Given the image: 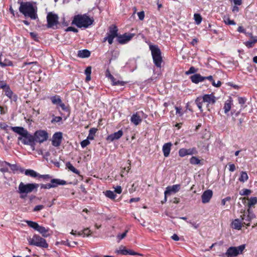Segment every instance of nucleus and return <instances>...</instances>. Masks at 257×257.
I'll return each mask as SVG.
<instances>
[{
    "label": "nucleus",
    "instance_id": "obj_1",
    "mask_svg": "<svg viewBox=\"0 0 257 257\" xmlns=\"http://www.w3.org/2000/svg\"><path fill=\"white\" fill-rule=\"evenodd\" d=\"M18 3L20 4L19 9L20 12L25 17H29L32 20H36L38 18L37 8L34 7L31 2H23L21 0H18Z\"/></svg>",
    "mask_w": 257,
    "mask_h": 257
},
{
    "label": "nucleus",
    "instance_id": "obj_2",
    "mask_svg": "<svg viewBox=\"0 0 257 257\" xmlns=\"http://www.w3.org/2000/svg\"><path fill=\"white\" fill-rule=\"evenodd\" d=\"M94 22L93 18H90L86 14L83 15H77L74 16L72 24L74 25L79 28H87Z\"/></svg>",
    "mask_w": 257,
    "mask_h": 257
},
{
    "label": "nucleus",
    "instance_id": "obj_3",
    "mask_svg": "<svg viewBox=\"0 0 257 257\" xmlns=\"http://www.w3.org/2000/svg\"><path fill=\"white\" fill-rule=\"evenodd\" d=\"M40 184L37 183L24 184L21 182L18 187V193H20V197L25 199L27 196V194L33 191L37 192Z\"/></svg>",
    "mask_w": 257,
    "mask_h": 257
},
{
    "label": "nucleus",
    "instance_id": "obj_4",
    "mask_svg": "<svg viewBox=\"0 0 257 257\" xmlns=\"http://www.w3.org/2000/svg\"><path fill=\"white\" fill-rule=\"evenodd\" d=\"M149 49L151 51L153 62L157 68H161L163 62V58L160 49L158 45H150Z\"/></svg>",
    "mask_w": 257,
    "mask_h": 257
},
{
    "label": "nucleus",
    "instance_id": "obj_5",
    "mask_svg": "<svg viewBox=\"0 0 257 257\" xmlns=\"http://www.w3.org/2000/svg\"><path fill=\"white\" fill-rule=\"evenodd\" d=\"M245 245L242 244L238 246H230L226 250V252L220 255L221 257H236L241 254L245 249Z\"/></svg>",
    "mask_w": 257,
    "mask_h": 257
},
{
    "label": "nucleus",
    "instance_id": "obj_6",
    "mask_svg": "<svg viewBox=\"0 0 257 257\" xmlns=\"http://www.w3.org/2000/svg\"><path fill=\"white\" fill-rule=\"evenodd\" d=\"M30 245L36 246L41 248L48 247V244L44 238L38 234H34L33 237H29L27 238Z\"/></svg>",
    "mask_w": 257,
    "mask_h": 257
},
{
    "label": "nucleus",
    "instance_id": "obj_7",
    "mask_svg": "<svg viewBox=\"0 0 257 257\" xmlns=\"http://www.w3.org/2000/svg\"><path fill=\"white\" fill-rule=\"evenodd\" d=\"M118 35V29L117 27L115 25H112L109 27L108 31L106 33V36L103 38L102 42H105L107 41L109 45H111L113 43L114 38H117Z\"/></svg>",
    "mask_w": 257,
    "mask_h": 257
},
{
    "label": "nucleus",
    "instance_id": "obj_8",
    "mask_svg": "<svg viewBox=\"0 0 257 257\" xmlns=\"http://www.w3.org/2000/svg\"><path fill=\"white\" fill-rule=\"evenodd\" d=\"M50 183L46 184H40V188L44 189H50L52 188H56L59 185H65L67 184L66 181L57 178L51 179Z\"/></svg>",
    "mask_w": 257,
    "mask_h": 257
},
{
    "label": "nucleus",
    "instance_id": "obj_9",
    "mask_svg": "<svg viewBox=\"0 0 257 257\" xmlns=\"http://www.w3.org/2000/svg\"><path fill=\"white\" fill-rule=\"evenodd\" d=\"M58 16L52 12H49L47 16V27L48 28H52L55 29L57 28V26L59 24Z\"/></svg>",
    "mask_w": 257,
    "mask_h": 257
},
{
    "label": "nucleus",
    "instance_id": "obj_10",
    "mask_svg": "<svg viewBox=\"0 0 257 257\" xmlns=\"http://www.w3.org/2000/svg\"><path fill=\"white\" fill-rule=\"evenodd\" d=\"M34 135L35 141L39 143H42L46 141L49 138V134L45 130H39L36 131Z\"/></svg>",
    "mask_w": 257,
    "mask_h": 257
},
{
    "label": "nucleus",
    "instance_id": "obj_11",
    "mask_svg": "<svg viewBox=\"0 0 257 257\" xmlns=\"http://www.w3.org/2000/svg\"><path fill=\"white\" fill-rule=\"evenodd\" d=\"M18 140L21 141L23 144L27 145L35 141L34 135H32L27 130L22 137L18 138Z\"/></svg>",
    "mask_w": 257,
    "mask_h": 257
},
{
    "label": "nucleus",
    "instance_id": "obj_12",
    "mask_svg": "<svg viewBox=\"0 0 257 257\" xmlns=\"http://www.w3.org/2000/svg\"><path fill=\"white\" fill-rule=\"evenodd\" d=\"M63 139L62 132H58L54 133L52 138V145L55 147H58L60 146Z\"/></svg>",
    "mask_w": 257,
    "mask_h": 257
},
{
    "label": "nucleus",
    "instance_id": "obj_13",
    "mask_svg": "<svg viewBox=\"0 0 257 257\" xmlns=\"http://www.w3.org/2000/svg\"><path fill=\"white\" fill-rule=\"evenodd\" d=\"M135 36L134 34L124 33L123 35H118L116 41L119 44H124L129 42Z\"/></svg>",
    "mask_w": 257,
    "mask_h": 257
},
{
    "label": "nucleus",
    "instance_id": "obj_14",
    "mask_svg": "<svg viewBox=\"0 0 257 257\" xmlns=\"http://www.w3.org/2000/svg\"><path fill=\"white\" fill-rule=\"evenodd\" d=\"M178 153L180 157H184L187 155H196L198 153V151L195 147L188 149L181 148L179 150Z\"/></svg>",
    "mask_w": 257,
    "mask_h": 257
},
{
    "label": "nucleus",
    "instance_id": "obj_15",
    "mask_svg": "<svg viewBox=\"0 0 257 257\" xmlns=\"http://www.w3.org/2000/svg\"><path fill=\"white\" fill-rule=\"evenodd\" d=\"M116 252L118 254H121L122 255H141L140 253L135 252L132 249H126L125 247L123 245H121L119 247V250H116Z\"/></svg>",
    "mask_w": 257,
    "mask_h": 257
},
{
    "label": "nucleus",
    "instance_id": "obj_16",
    "mask_svg": "<svg viewBox=\"0 0 257 257\" xmlns=\"http://www.w3.org/2000/svg\"><path fill=\"white\" fill-rule=\"evenodd\" d=\"M201 97L204 102L208 103L207 107H209V104H214L216 101V98L213 93L205 94Z\"/></svg>",
    "mask_w": 257,
    "mask_h": 257
},
{
    "label": "nucleus",
    "instance_id": "obj_17",
    "mask_svg": "<svg viewBox=\"0 0 257 257\" xmlns=\"http://www.w3.org/2000/svg\"><path fill=\"white\" fill-rule=\"evenodd\" d=\"M180 188L181 185L180 184L169 186L166 188L164 194L167 196L170 195L171 193H176L180 190Z\"/></svg>",
    "mask_w": 257,
    "mask_h": 257
},
{
    "label": "nucleus",
    "instance_id": "obj_18",
    "mask_svg": "<svg viewBox=\"0 0 257 257\" xmlns=\"http://www.w3.org/2000/svg\"><path fill=\"white\" fill-rule=\"evenodd\" d=\"M123 133L122 130H119L117 132H115L108 135L106 138V140L108 142H113L115 140H118L123 135Z\"/></svg>",
    "mask_w": 257,
    "mask_h": 257
},
{
    "label": "nucleus",
    "instance_id": "obj_19",
    "mask_svg": "<svg viewBox=\"0 0 257 257\" xmlns=\"http://www.w3.org/2000/svg\"><path fill=\"white\" fill-rule=\"evenodd\" d=\"M213 195V192L211 190H207L205 191L202 196V202L203 203H206L209 202L210 199L212 198Z\"/></svg>",
    "mask_w": 257,
    "mask_h": 257
},
{
    "label": "nucleus",
    "instance_id": "obj_20",
    "mask_svg": "<svg viewBox=\"0 0 257 257\" xmlns=\"http://www.w3.org/2000/svg\"><path fill=\"white\" fill-rule=\"evenodd\" d=\"M248 214L246 217L243 218L242 219L244 220L245 221L244 223L246 224L247 226H250L249 222L254 218H255V215L253 213V211L249 208L247 209Z\"/></svg>",
    "mask_w": 257,
    "mask_h": 257
},
{
    "label": "nucleus",
    "instance_id": "obj_21",
    "mask_svg": "<svg viewBox=\"0 0 257 257\" xmlns=\"http://www.w3.org/2000/svg\"><path fill=\"white\" fill-rule=\"evenodd\" d=\"M190 78L191 81L195 84H198L199 82H202L204 80V76H202L199 73H196L191 76Z\"/></svg>",
    "mask_w": 257,
    "mask_h": 257
},
{
    "label": "nucleus",
    "instance_id": "obj_22",
    "mask_svg": "<svg viewBox=\"0 0 257 257\" xmlns=\"http://www.w3.org/2000/svg\"><path fill=\"white\" fill-rule=\"evenodd\" d=\"M172 146V144L170 142L166 143L163 145L162 151L164 157H168L169 156Z\"/></svg>",
    "mask_w": 257,
    "mask_h": 257
},
{
    "label": "nucleus",
    "instance_id": "obj_23",
    "mask_svg": "<svg viewBox=\"0 0 257 257\" xmlns=\"http://www.w3.org/2000/svg\"><path fill=\"white\" fill-rule=\"evenodd\" d=\"M130 120L131 122L134 124L135 125H138L142 121L141 116L138 114V112L134 113L131 116Z\"/></svg>",
    "mask_w": 257,
    "mask_h": 257
},
{
    "label": "nucleus",
    "instance_id": "obj_24",
    "mask_svg": "<svg viewBox=\"0 0 257 257\" xmlns=\"http://www.w3.org/2000/svg\"><path fill=\"white\" fill-rule=\"evenodd\" d=\"M49 228H46L45 227L40 225L39 226L37 230V231L41 233L44 237H47L50 236V234L49 233Z\"/></svg>",
    "mask_w": 257,
    "mask_h": 257
},
{
    "label": "nucleus",
    "instance_id": "obj_25",
    "mask_svg": "<svg viewBox=\"0 0 257 257\" xmlns=\"http://www.w3.org/2000/svg\"><path fill=\"white\" fill-rule=\"evenodd\" d=\"M2 55H0V66L2 67H6L7 66H13V62L7 58H5L4 60L3 61L2 58Z\"/></svg>",
    "mask_w": 257,
    "mask_h": 257
},
{
    "label": "nucleus",
    "instance_id": "obj_26",
    "mask_svg": "<svg viewBox=\"0 0 257 257\" xmlns=\"http://www.w3.org/2000/svg\"><path fill=\"white\" fill-rule=\"evenodd\" d=\"M248 35L250 36L251 39L246 42L244 44L247 48H252L254 44L257 42V36H252L251 33H248Z\"/></svg>",
    "mask_w": 257,
    "mask_h": 257
},
{
    "label": "nucleus",
    "instance_id": "obj_27",
    "mask_svg": "<svg viewBox=\"0 0 257 257\" xmlns=\"http://www.w3.org/2000/svg\"><path fill=\"white\" fill-rule=\"evenodd\" d=\"M78 56L80 58H88L90 55V52L87 49L79 50L78 51Z\"/></svg>",
    "mask_w": 257,
    "mask_h": 257
},
{
    "label": "nucleus",
    "instance_id": "obj_28",
    "mask_svg": "<svg viewBox=\"0 0 257 257\" xmlns=\"http://www.w3.org/2000/svg\"><path fill=\"white\" fill-rule=\"evenodd\" d=\"M11 129L15 133L20 135L21 136L20 137H22L23 134H24L27 131V130L21 126H14L12 127Z\"/></svg>",
    "mask_w": 257,
    "mask_h": 257
},
{
    "label": "nucleus",
    "instance_id": "obj_29",
    "mask_svg": "<svg viewBox=\"0 0 257 257\" xmlns=\"http://www.w3.org/2000/svg\"><path fill=\"white\" fill-rule=\"evenodd\" d=\"M25 174L31 177L38 178L39 173L33 170L27 169L25 170Z\"/></svg>",
    "mask_w": 257,
    "mask_h": 257
},
{
    "label": "nucleus",
    "instance_id": "obj_30",
    "mask_svg": "<svg viewBox=\"0 0 257 257\" xmlns=\"http://www.w3.org/2000/svg\"><path fill=\"white\" fill-rule=\"evenodd\" d=\"M50 99L53 104L57 105H59L62 101L60 96L58 95H55V96L51 97Z\"/></svg>",
    "mask_w": 257,
    "mask_h": 257
},
{
    "label": "nucleus",
    "instance_id": "obj_31",
    "mask_svg": "<svg viewBox=\"0 0 257 257\" xmlns=\"http://www.w3.org/2000/svg\"><path fill=\"white\" fill-rule=\"evenodd\" d=\"M232 227L233 229L239 230L241 228V222L239 219H235L232 222Z\"/></svg>",
    "mask_w": 257,
    "mask_h": 257
},
{
    "label": "nucleus",
    "instance_id": "obj_32",
    "mask_svg": "<svg viewBox=\"0 0 257 257\" xmlns=\"http://www.w3.org/2000/svg\"><path fill=\"white\" fill-rule=\"evenodd\" d=\"M66 167L69 170L72 171L73 173L76 174H79V171L76 169L71 163L70 162H67L66 163Z\"/></svg>",
    "mask_w": 257,
    "mask_h": 257
},
{
    "label": "nucleus",
    "instance_id": "obj_33",
    "mask_svg": "<svg viewBox=\"0 0 257 257\" xmlns=\"http://www.w3.org/2000/svg\"><path fill=\"white\" fill-rule=\"evenodd\" d=\"M248 179L247 174L246 172L242 171L240 173V176L238 179V180L242 183L246 181Z\"/></svg>",
    "mask_w": 257,
    "mask_h": 257
},
{
    "label": "nucleus",
    "instance_id": "obj_34",
    "mask_svg": "<svg viewBox=\"0 0 257 257\" xmlns=\"http://www.w3.org/2000/svg\"><path fill=\"white\" fill-rule=\"evenodd\" d=\"M26 223L27 224V225L33 228L34 229H35V230H37L39 225L38 224V223H37V222H34L33 221H31V220H27L26 221Z\"/></svg>",
    "mask_w": 257,
    "mask_h": 257
},
{
    "label": "nucleus",
    "instance_id": "obj_35",
    "mask_svg": "<svg viewBox=\"0 0 257 257\" xmlns=\"http://www.w3.org/2000/svg\"><path fill=\"white\" fill-rule=\"evenodd\" d=\"M97 131V130L95 128H91L89 131V134L87 138L89 140H93Z\"/></svg>",
    "mask_w": 257,
    "mask_h": 257
},
{
    "label": "nucleus",
    "instance_id": "obj_36",
    "mask_svg": "<svg viewBox=\"0 0 257 257\" xmlns=\"http://www.w3.org/2000/svg\"><path fill=\"white\" fill-rule=\"evenodd\" d=\"M231 102L230 100L226 101L223 107V109L224 110V113L225 114H227V113L229 112V111L231 109Z\"/></svg>",
    "mask_w": 257,
    "mask_h": 257
},
{
    "label": "nucleus",
    "instance_id": "obj_37",
    "mask_svg": "<svg viewBox=\"0 0 257 257\" xmlns=\"http://www.w3.org/2000/svg\"><path fill=\"white\" fill-rule=\"evenodd\" d=\"M194 19L195 20V24L197 25L200 24L202 20V18L201 15L198 13L194 14Z\"/></svg>",
    "mask_w": 257,
    "mask_h": 257
},
{
    "label": "nucleus",
    "instance_id": "obj_38",
    "mask_svg": "<svg viewBox=\"0 0 257 257\" xmlns=\"http://www.w3.org/2000/svg\"><path fill=\"white\" fill-rule=\"evenodd\" d=\"M257 204V197H251L250 198L248 203V207L250 209L251 207L253 206L254 205Z\"/></svg>",
    "mask_w": 257,
    "mask_h": 257
},
{
    "label": "nucleus",
    "instance_id": "obj_39",
    "mask_svg": "<svg viewBox=\"0 0 257 257\" xmlns=\"http://www.w3.org/2000/svg\"><path fill=\"white\" fill-rule=\"evenodd\" d=\"M90 230L89 228H87L81 231H79L77 232V235L79 236L83 235V236H88L90 235Z\"/></svg>",
    "mask_w": 257,
    "mask_h": 257
},
{
    "label": "nucleus",
    "instance_id": "obj_40",
    "mask_svg": "<svg viewBox=\"0 0 257 257\" xmlns=\"http://www.w3.org/2000/svg\"><path fill=\"white\" fill-rule=\"evenodd\" d=\"M195 103H196V105H197L198 107L199 108V109H200V110L201 111H202V103H204V102L202 101V97H197L196 98V99L195 100Z\"/></svg>",
    "mask_w": 257,
    "mask_h": 257
},
{
    "label": "nucleus",
    "instance_id": "obj_41",
    "mask_svg": "<svg viewBox=\"0 0 257 257\" xmlns=\"http://www.w3.org/2000/svg\"><path fill=\"white\" fill-rule=\"evenodd\" d=\"M38 178L43 179L45 181H48L49 180H50L52 177L49 174L41 175L39 174Z\"/></svg>",
    "mask_w": 257,
    "mask_h": 257
},
{
    "label": "nucleus",
    "instance_id": "obj_42",
    "mask_svg": "<svg viewBox=\"0 0 257 257\" xmlns=\"http://www.w3.org/2000/svg\"><path fill=\"white\" fill-rule=\"evenodd\" d=\"M190 163L192 165H198L200 164V160L196 157L193 156L190 159Z\"/></svg>",
    "mask_w": 257,
    "mask_h": 257
},
{
    "label": "nucleus",
    "instance_id": "obj_43",
    "mask_svg": "<svg viewBox=\"0 0 257 257\" xmlns=\"http://www.w3.org/2000/svg\"><path fill=\"white\" fill-rule=\"evenodd\" d=\"M128 230H125V231L123 233L121 234H118L116 236L117 242H119L121 240L123 239L126 236V234Z\"/></svg>",
    "mask_w": 257,
    "mask_h": 257
},
{
    "label": "nucleus",
    "instance_id": "obj_44",
    "mask_svg": "<svg viewBox=\"0 0 257 257\" xmlns=\"http://www.w3.org/2000/svg\"><path fill=\"white\" fill-rule=\"evenodd\" d=\"M105 195L106 197L114 199L116 197V195L114 194V193L110 190H107L105 192Z\"/></svg>",
    "mask_w": 257,
    "mask_h": 257
},
{
    "label": "nucleus",
    "instance_id": "obj_45",
    "mask_svg": "<svg viewBox=\"0 0 257 257\" xmlns=\"http://www.w3.org/2000/svg\"><path fill=\"white\" fill-rule=\"evenodd\" d=\"M52 119L51 120L52 123H58L62 121V118L61 116H56L54 114L52 115Z\"/></svg>",
    "mask_w": 257,
    "mask_h": 257
},
{
    "label": "nucleus",
    "instance_id": "obj_46",
    "mask_svg": "<svg viewBox=\"0 0 257 257\" xmlns=\"http://www.w3.org/2000/svg\"><path fill=\"white\" fill-rule=\"evenodd\" d=\"M251 193V191L248 189H243L239 192V194L241 196H247Z\"/></svg>",
    "mask_w": 257,
    "mask_h": 257
},
{
    "label": "nucleus",
    "instance_id": "obj_47",
    "mask_svg": "<svg viewBox=\"0 0 257 257\" xmlns=\"http://www.w3.org/2000/svg\"><path fill=\"white\" fill-rule=\"evenodd\" d=\"M5 89L6 95L10 98V97H12V95L14 94L13 92L11 90L9 85Z\"/></svg>",
    "mask_w": 257,
    "mask_h": 257
},
{
    "label": "nucleus",
    "instance_id": "obj_48",
    "mask_svg": "<svg viewBox=\"0 0 257 257\" xmlns=\"http://www.w3.org/2000/svg\"><path fill=\"white\" fill-rule=\"evenodd\" d=\"M197 71V69H196L194 67L191 66L189 69L185 72L186 75H189L191 74H194Z\"/></svg>",
    "mask_w": 257,
    "mask_h": 257
},
{
    "label": "nucleus",
    "instance_id": "obj_49",
    "mask_svg": "<svg viewBox=\"0 0 257 257\" xmlns=\"http://www.w3.org/2000/svg\"><path fill=\"white\" fill-rule=\"evenodd\" d=\"M30 35L31 37V38L36 42H39V37L37 34V33L35 32H31L30 33Z\"/></svg>",
    "mask_w": 257,
    "mask_h": 257
},
{
    "label": "nucleus",
    "instance_id": "obj_50",
    "mask_svg": "<svg viewBox=\"0 0 257 257\" xmlns=\"http://www.w3.org/2000/svg\"><path fill=\"white\" fill-rule=\"evenodd\" d=\"M89 144H90V142L89 141V139H88L87 138L86 139L82 141L80 143L81 146L82 148H84L85 147H86L87 146H88Z\"/></svg>",
    "mask_w": 257,
    "mask_h": 257
},
{
    "label": "nucleus",
    "instance_id": "obj_51",
    "mask_svg": "<svg viewBox=\"0 0 257 257\" xmlns=\"http://www.w3.org/2000/svg\"><path fill=\"white\" fill-rule=\"evenodd\" d=\"M11 170L15 173L16 172L18 171L19 169V166L17 164H11L10 167Z\"/></svg>",
    "mask_w": 257,
    "mask_h": 257
},
{
    "label": "nucleus",
    "instance_id": "obj_52",
    "mask_svg": "<svg viewBox=\"0 0 257 257\" xmlns=\"http://www.w3.org/2000/svg\"><path fill=\"white\" fill-rule=\"evenodd\" d=\"M224 22L226 24L228 25H235L236 24L234 20H230L229 18H227L226 20H224Z\"/></svg>",
    "mask_w": 257,
    "mask_h": 257
},
{
    "label": "nucleus",
    "instance_id": "obj_53",
    "mask_svg": "<svg viewBox=\"0 0 257 257\" xmlns=\"http://www.w3.org/2000/svg\"><path fill=\"white\" fill-rule=\"evenodd\" d=\"M175 108L176 110V114H178L179 116H182L183 114V112L181 111L182 108L178 106H175Z\"/></svg>",
    "mask_w": 257,
    "mask_h": 257
},
{
    "label": "nucleus",
    "instance_id": "obj_54",
    "mask_svg": "<svg viewBox=\"0 0 257 257\" xmlns=\"http://www.w3.org/2000/svg\"><path fill=\"white\" fill-rule=\"evenodd\" d=\"M246 98L245 97H238V102L240 104L243 105L246 102Z\"/></svg>",
    "mask_w": 257,
    "mask_h": 257
},
{
    "label": "nucleus",
    "instance_id": "obj_55",
    "mask_svg": "<svg viewBox=\"0 0 257 257\" xmlns=\"http://www.w3.org/2000/svg\"><path fill=\"white\" fill-rule=\"evenodd\" d=\"M58 106L61 107L63 110L65 111H69L68 108L65 105V104L62 101H61V103H60Z\"/></svg>",
    "mask_w": 257,
    "mask_h": 257
},
{
    "label": "nucleus",
    "instance_id": "obj_56",
    "mask_svg": "<svg viewBox=\"0 0 257 257\" xmlns=\"http://www.w3.org/2000/svg\"><path fill=\"white\" fill-rule=\"evenodd\" d=\"M187 222L190 224L195 229H197L199 226V223H197L195 222H192L191 221H187Z\"/></svg>",
    "mask_w": 257,
    "mask_h": 257
},
{
    "label": "nucleus",
    "instance_id": "obj_57",
    "mask_svg": "<svg viewBox=\"0 0 257 257\" xmlns=\"http://www.w3.org/2000/svg\"><path fill=\"white\" fill-rule=\"evenodd\" d=\"M44 208V206L43 205H38L36 206L34 208L33 211H34V212L39 211H40L41 210H42V209H43Z\"/></svg>",
    "mask_w": 257,
    "mask_h": 257
},
{
    "label": "nucleus",
    "instance_id": "obj_58",
    "mask_svg": "<svg viewBox=\"0 0 257 257\" xmlns=\"http://www.w3.org/2000/svg\"><path fill=\"white\" fill-rule=\"evenodd\" d=\"M65 31L66 32H69V31H72V32H73L74 33H77L78 32V29H77L76 28H74V27H68L66 30H65Z\"/></svg>",
    "mask_w": 257,
    "mask_h": 257
},
{
    "label": "nucleus",
    "instance_id": "obj_59",
    "mask_svg": "<svg viewBox=\"0 0 257 257\" xmlns=\"http://www.w3.org/2000/svg\"><path fill=\"white\" fill-rule=\"evenodd\" d=\"M240 114V111H237V112H231V115L232 116V119L233 121H235L236 120L235 117L238 116V115Z\"/></svg>",
    "mask_w": 257,
    "mask_h": 257
},
{
    "label": "nucleus",
    "instance_id": "obj_60",
    "mask_svg": "<svg viewBox=\"0 0 257 257\" xmlns=\"http://www.w3.org/2000/svg\"><path fill=\"white\" fill-rule=\"evenodd\" d=\"M243 122H244V117H240L238 119L237 125L240 129H241V125Z\"/></svg>",
    "mask_w": 257,
    "mask_h": 257
},
{
    "label": "nucleus",
    "instance_id": "obj_61",
    "mask_svg": "<svg viewBox=\"0 0 257 257\" xmlns=\"http://www.w3.org/2000/svg\"><path fill=\"white\" fill-rule=\"evenodd\" d=\"M138 16L140 20H143L145 17V13L144 11L140 12L138 13Z\"/></svg>",
    "mask_w": 257,
    "mask_h": 257
},
{
    "label": "nucleus",
    "instance_id": "obj_62",
    "mask_svg": "<svg viewBox=\"0 0 257 257\" xmlns=\"http://www.w3.org/2000/svg\"><path fill=\"white\" fill-rule=\"evenodd\" d=\"M91 67L90 66L87 67L85 70V74L86 75H91Z\"/></svg>",
    "mask_w": 257,
    "mask_h": 257
},
{
    "label": "nucleus",
    "instance_id": "obj_63",
    "mask_svg": "<svg viewBox=\"0 0 257 257\" xmlns=\"http://www.w3.org/2000/svg\"><path fill=\"white\" fill-rule=\"evenodd\" d=\"M109 79L111 80L112 85H115V83H117V80L111 75H109Z\"/></svg>",
    "mask_w": 257,
    "mask_h": 257
},
{
    "label": "nucleus",
    "instance_id": "obj_64",
    "mask_svg": "<svg viewBox=\"0 0 257 257\" xmlns=\"http://www.w3.org/2000/svg\"><path fill=\"white\" fill-rule=\"evenodd\" d=\"M8 85L4 81H0V88L5 89Z\"/></svg>",
    "mask_w": 257,
    "mask_h": 257
}]
</instances>
